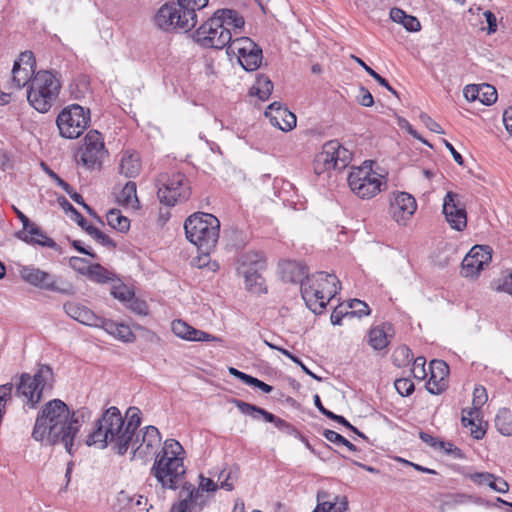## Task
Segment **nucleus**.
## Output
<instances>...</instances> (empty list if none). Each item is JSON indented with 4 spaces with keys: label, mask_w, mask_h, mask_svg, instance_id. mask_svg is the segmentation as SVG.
Instances as JSON below:
<instances>
[{
    "label": "nucleus",
    "mask_w": 512,
    "mask_h": 512,
    "mask_svg": "<svg viewBox=\"0 0 512 512\" xmlns=\"http://www.w3.org/2000/svg\"><path fill=\"white\" fill-rule=\"evenodd\" d=\"M161 434L155 426H147L141 436L135 434L130 448L133 458L148 460L155 457L151 467V474L163 489L176 490L184 479L186 468L184 466L185 451L175 439H167L159 453Z\"/></svg>",
    "instance_id": "1"
},
{
    "label": "nucleus",
    "mask_w": 512,
    "mask_h": 512,
    "mask_svg": "<svg viewBox=\"0 0 512 512\" xmlns=\"http://www.w3.org/2000/svg\"><path fill=\"white\" fill-rule=\"evenodd\" d=\"M91 417L92 412L86 407L71 411L62 400H50L37 415L32 437L49 445L61 443L71 454L76 435Z\"/></svg>",
    "instance_id": "2"
},
{
    "label": "nucleus",
    "mask_w": 512,
    "mask_h": 512,
    "mask_svg": "<svg viewBox=\"0 0 512 512\" xmlns=\"http://www.w3.org/2000/svg\"><path fill=\"white\" fill-rule=\"evenodd\" d=\"M140 415L141 411L137 407H129L125 418L117 407L107 408L87 436L86 444L101 449L110 445L116 453L124 455L141 424Z\"/></svg>",
    "instance_id": "3"
},
{
    "label": "nucleus",
    "mask_w": 512,
    "mask_h": 512,
    "mask_svg": "<svg viewBox=\"0 0 512 512\" xmlns=\"http://www.w3.org/2000/svg\"><path fill=\"white\" fill-rule=\"evenodd\" d=\"M285 270L291 273L290 281L301 282V295L307 307L315 314L324 311L328 302L336 296L340 289V281L334 274L324 271L306 276L304 266L296 262H288Z\"/></svg>",
    "instance_id": "4"
},
{
    "label": "nucleus",
    "mask_w": 512,
    "mask_h": 512,
    "mask_svg": "<svg viewBox=\"0 0 512 512\" xmlns=\"http://www.w3.org/2000/svg\"><path fill=\"white\" fill-rule=\"evenodd\" d=\"M208 4V0H176L163 4L154 16L155 25L166 32H189L198 23L197 11Z\"/></svg>",
    "instance_id": "5"
},
{
    "label": "nucleus",
    "mask_w": 512,
    "mask_h": 512,
    "mask_svg": "<svg viewBox=\"0 0 512 512\" xmlns=\"http://www.w3.org/2000/svg\"><path fill=\"white\" fill-rule=\"evenodd\" d=\"M61 90L58 74L50 70H40L34 74L27 89V100L38 112H48L57 102Z\"/></svg>",
    "instance_id": "6"
},
{
    "label": "nucleus",
    "mask_w": 512,
    "mask_h": 512,
    "mask_svg": "<svg viewBox=\"0 0 512 512\" xmlns=\"http://www.w3.org/2000/svg\"><path fill=\"white\" fill-rule=\"evenodd\" d=\"M184 230L199 251H212L219 239L220 221L210 213L198 212L186 219Z\"/></svg>",
    "instance_id": "7"
},
{
    "label": "nucleus",
    "mask_w": 512,
    "mask_h": 512,
    "mask_svg": "<svg viewBox=\"0 0 512 512\" xmlns=\"http://www.w3.org/2000/svg\"><path fill=\"white\" fill-rule=\"evenodd\" d=\"M347 181L351 191L361 199H371L387 186L385 176L372 169V161L353 167Z\"/></svg>",
    "instance_id": "8"
},
{
    "label": "nucleus",
    "mask_w": 512,
    "mask_h": 512,
    "mask_svg": "<svg viewBox=\"0 0 512 512\" xmlns=\"http://www.w3.org/2000/svg\"><path fill=\"white\" fill-rule=\"evenodd\" d=\"M52 381V369L48 365H41L33 376L26 373L21 376L16 390L17 395L27 406L35 408L41 401L45 389L51 388Z\"/></svg>",
    "instance_id": "9"
},
{
    "label": "nucleus",
    "mask_w": 512,
    "mask_h": 512,
    "mask_svg": "<svg viewBox=\"0 0 512 512\" xmlns=\"http://www.w3.org/2000/svg\"><path fill=\"white\" fill-rule=\"evenodd\" d=\"M157 197L160 203L166 206H174L185 202L191 195L189 181L184 174L161 173L156 180Z\"/></svg>",
    "instance_id": "10"
},
{
    "label": "nucleus",
    "mask_w": 512,
    "mask_h": 512,
    "mask_svg": "<svg viewBox=\"0 0 512 512\" xmlns=\"http://www.w3.org/2000/svg\"><path fill=\"white\" fill-rule=\"evenodd\" d=\"M90 123V111L78 104L65 107L57 116L59 133L67 139L78 138Z\"/></svg>",
    "instance_id": "11"
},
{
    "label": "nucleus",
    "mask_w": 512,
    "mask_h": 512,
    "mask_svg": "<svg viewBox=\"0 0 512 512\" xmlns=\"http://www.w3.org/2000/svg\"><path fill=\"white\" fill-rule=\"evenodd\" d=\"M195 39L202 47L214 49L228 47L234 40L232 31L215 15L196 30Z\"/></svg>",
    "instance_id": "12"
},
{
    "label": "nucleus",
    "mask_w": 512,
    "mask_h": 512,
    "mask_svg": "<svg viewBox=\"0 0 512 512\" xmlns=\"http://www.w3.org/2000/svg\"><path fill=\"white\" fill-rule=\"evenodd\" d=\"M21 278L28 284L47 291L63 295H73L75 290L70 282L63 281L46 271L34 266H24L20 269Z\"/></svg>",
    "instance_id": "13"
},
{
    "label": "nucleus",
    "mask_w": 512,
    "mask_h": 512,
    "mask_svg": "<svg viewBox=\"0 0 512 512\" xmlns=\"http://www.w3.org/2000/svg\"><path fill=\"white\" fill-rule=\"evenodd\" d=\"M228 55H235L246 71L257 70L263 60L262 49L249 37H236L227 47Z\"/></svg>",
    "instance_id": "14"
},
{
    "label": "nucleus",
    "mask_w": 512,
    "mask_h": 512,
    "mask_svg": "<svg viewBox=\"0 0 512 512\" xmlns=\"http://www.w3.org/2000/svg\"><path fill=\"white\" fill-rule=\"evenodd\" d=\"M106 153L102 135L97 130H90L84 137L79 162L85 168L92 170L101 164Z\"/></svg>",
    "instance_id": "15"
},
{
    "label": "nucleus",
    "mask_w": 512,
    "mask_h": 512,
    "mask_svg": "<svg viewBox=\"0 0 512 512\" xmlns=\"http://www.w3.org/2000/svg\"><path fill=\"white\" fill-rule=\"evenodd\" d=\"M265 268V261L258 252H247L238 259V272L243 275L248 289L261 286L262 277L260 271Z\"/></svg>",
    "instance_id": "16"
},
{
    "label": "nucleus",
    "mask_w": 512,
    "mask_h": 512,
    "mask_svg": "<svg viewBox=\"0 0 512 512\" xmlns=\"http://www.w3.org/2000/svg\"><path fill=\"white\" fill-rule=\"evenodd\" d=\"M36 68V61L31 51L22 52L14 62L12 69L11 87L21 89L26 85H31V80L34 76Z\"/></svg>",
    "instance_id": "17"
},
{
    "label": "nucleus",
    "mask_w": 512,
    "mask_h": 512,
    "mask_svg": "<svg viewBox=\"0 0 512 512\" xmlns=\"http://www.w3.org/2000/svg\"><path fill=\"white\" fill-rule=\"evenodd\" d=\"M492 250L489 246L475 245L462 261L461 273L464 277H476L484 266L491 261Z\"/></svg>",
    "instance_id": "18"
},
{
    "label": "nucleus",
    "mask_w": 512,
    "mask_h": 512,
    "mask_svg": "<svg viewBox=\"0 0 512 512\" xmlns=\"http://www.w3.org/2000/svg\"><path fill=\"white\" fill-rule=\"evenodd\" d=\"M443 213L451 228L462 231L467 226L465 206L460 202L459 195L449 191L443 200Z\"/></svg>",
    "instance_id": "19"
},
{
    "label": "nucleus",
    "mask_w": 512,
    "mask_h": 512,
    "mask_svg": "<svg viewBox=\"0 0 512 512\" xmlns=\"http://www.w3.org/2000/svg\"><path fill=\"white\" fill-rule=\"evenodd\" d=\"M417 209L415 198L407 192H394L390 201V213L398 223L405 225Z\"/></svg>",
    "instance_id": "20"
},
{
    "label": "nucleus",
    "mask_w": 512,
    "mask_h": 512,
    "mask_svg": "<svg viewBox=\"0 0 512 512\" xmlns=\"http://www.w3.org/2000/svg\"><path fill=\"white\" fill-rule=\"evenodd\" d=\"M265 116L269 118L271 125L281 131L288 132L296 127L297 118L295 114L279 102L270 104L265 111Z\"/></svg>",
    "instance_id": "21"
},
{
    "label": "nucleus",
    "mask_w": 512,
    "mask_h": 512,
    "mask_svg": "<svg viewBox=\"0 0 512 512\" xmlns=\"http://www.w3.org/2000/svg\"><path fill=\"white\" fill-rule=\"evenodd\" d=\"M430 377L426 383V389L431 394L442 393L448 385L449 367L443 360L434 359L429 365Z\"/></svg>",
    "instance_id": "22"
},
{
    "label": "nucleus",
    "mask_w": 512,
    "mask_h": 512,
    "mask_svg": "<svg viewBox=\"0 0 512 512\" xmlns=\"http://www.w3.org/2000/svg\"><path fill=\"white\" fill-rule=\"evenodd\" d=\"M63 309L69 317L81 324L91 327H98L101 324L102 317L97 316L90 308L81 303L68 301L64 303Z\"/></svg>",
    "instance_id": "23"
},
{
    "label": "nucleus",
    "mask_w": 512,
    "mask_h": 512,
    "mask_svg": "<svg viewBox=\"0 0 512 512\" xmlns=\"http://www.w3.org/2000/svg\"><path fill=\"white\" fill-rule=\"evenodd\" d=\"M172 331L173 333L184 340L187 341H197V342H213L220 341V338L209 334L205 331L198 330L183 320L177 319L172 322Z\"/></svg>",
    "instance_id": "24"
},
{
    "label": "nucleus",
    "mask_w": 512,
    "mask_h": 512,
    "mask_svg": "<svg viewBox=\"0 0 512 512\" xmlns=\"http://www.w3.org/2000/svg\"><path fill=\"white\" fill-rule=\"evenodd\" d=\"M316 499L317 505L312 512H348V500L344 496L330 495L322 490Z\"/></svg>",
    "instance_id": "25"
},
{
    "label": "nucleus",
    "mask_w": 512,
    "mask_h": 512,
    "mask_svg": "<svg viewBox=\"0 0 512 512\" xmlns=\"http://www.w3.org/2000/svg\"><path fill=\"white\" fill-rule=\"evenodd\" d=\"M235 404L241 413L248 415L253 419L258 420L260 417H262L264 421L273 423L278 429L289 427V424L285 420L276 417L274 414L266 411L263 408L241 400H236Z\"/></svg>",
    "instance_id": "26"
},
{
    "label": "nucleus",
    "mask_w": 512,
    "mask_h": 512,
    "mask_svg": "<svg viewBox=\"0 0 512 512\" xmlns=\"http://www.w3.org/2000/svg\"><path fill=\"white\" fill-rule=\"evenodd\" d=\"M327 148L333 152L330 153V157L328 159L332 162V164L337 168V170H342L348 166L350 161L352 160V153L344 147L338 140H331L326 142L322 147V152L324 154H328Z\"/></svg>",
    "instance_id": "27"
},
{
    "label": "nucleus",
    "mask_w": 512,
    "mask_h": 512,
    "mask_svg": "<svg viewBox=\"0 0 512 512\" xmlns=\"http://www.w3.org/2000/svg\"><path fill=\"white\" fill-rule=\"evenodd\" d=\"M469 479L480 486L486 485L498 493H506L509 490L508 483L501 477L489 472H476L468 475Z\"/></svg>",
    "instance_id": "28"
},
{
    "label": "nucleus",
    "mask_w": 512,
    "mask_h": 512,
    "mask_svg": "<svg viewBox=\"0 0 512 512\" xmlns=\"http://www.w3.org/2000/svg\"><path fill=\"white\" fill-rule=\"evenodd\" d=\"M103 328L108 334L123 342H133L135 335L131 328L123 323H117L109 319L102 318L101 324L98 326Z\"/></svg>",
    "instance_id": "29"
},
{
    "label": "nucleus",
    "mask_w": 512,
    "mask_h": 512,
    "mask_svg": "<svg viewBox=\"0 0 512 512\" xmlns=\"http://www.w3.org/2000/svg\"><path fill=\"white\" fill-rule=\"evenodd\" d=\"M25 236L22 239L27 243L38 244L43 247H49L57 250V243L49 238L35 223H31L29 227L24 230Z\"/></svg>",
    "instance_id": "30"
},
{
    "label": "nucleus",
    "mask_w": 512,
    "mask_h": 512,
    "mask_svg": "<svg viewBox=\"0 0 512 512\" xmlns=\"http://www.w3.org/2000/svg\"><path fill=\"white\" fill-rule=\"evenodd\" d=\"M183 490L187 495L182 500L189 506L190 512H200L206 506L208 497L203 494L200 489L195 488L192 484H185Z\"/></svg>",
    "instance_id": "31"
},
{
    "label": "nucleus",
    "mask_w": 512,
    "mask_h": 512,
    "mask_svg": "<svg viewBox=\"0 0 512 512\" xmlns=\"http://www.w3.org/2000/svg\"><path fill=\"white\" fill-rule=\"evenodd\" d=\"M119 170L120 173L125 177H136L141 170V162L139 155L137 153L126 151L122 155Z\"/></svg>",
    "instance_id": "32"
},
{
    "label": "nucleus",
    "mask_w": 512,
    "mask_h": 512,
    "mask_svg": "<svg viewBox=\"0 0 512 512\" xmlns=\"http://www.w3.org/2000/svg\"><path fill=\"white\" fill-rule=\"evenodd\" d=\"M117 201L123 207L137 210L140 206V202L137 197L136 183L128 181L117 195Z\"/></svg>",
    "instance_id": "33"
},
{
    "label": "nucleus",
    "mask_w": 512,
    "mask_h": 512,
    "mask_svg": "<svg viewBox=\"0 0 512 512\" xmlns=\"http://www.w3.org/2000/svg\"><path fill=\"white\" fill-rule=\"evenodd\" d=\"M214 15L219 17L221 23L225 24L228 31L233 30L235 34H237V31H240L245 25L244 18L234 10H218Z\"/></svg>",
    "instance_id": "34"
},
{
    "label": "nucleus",
    "mask_w": 512,
    "mask_h": 512,
    "mask_svg": "<svg viewBox=\"0 0 512 512\" xmlns=\"http://www.w3.org/2000/svg\"><path fill=\"white\" fill-rule=\"evenodd\" d=\"M389 324L374 327L369 331L368 343L374 350H382L389 344L387 331L390 330Z\"/></svg>",
    "instance_id": "35"
},
{
    "label": "nucleus",
    "mask_w": 512,
    "mask_h": 512,
    "mask_svg": "<svg viewBox=\"0 0 512 512\" xmlns=\"http://www.w3.org/2000/svg\"><path fill=\"white\" fill-rule=\"evenodd\" d=\"M495 427L504 436H512V413L507 408H501L495 417Z\"/></svg>",
    "instance_id": "36"
},
{
    "label": "nucleus",
    "mask_w": 512,
    "mask_h": 512,
    "mask_svg": "<svg viewBox=\"0 0 512 512\" xmlns=\"http://www.w3.org/2000/svg\"><path fill=\"white\" fill-rule=\"evenodd\" d=\"M328 153H333L330 148H327ZM331 154H324L322 151L319 152L313 161V169L314 173L318 176L329 174L332 170H337V168L332 164V162L328 159Z\"/></svg>",
    "instance_id": "37"
},
{
    "label": "nucleus",
    "mask_w": 512,
    "mask_h": 512,
    "mask_svg": "<svg viewBox=\"0 0 512 512\" xmlns=\"http://www.w3.org/2000/svg\"><path fill=\"white\" fill-rule=\"evenodd\" d=\"M106 220L110 227L120 232H125L130 227V221L117 209H111L106 214Z\"/></svg>",
    "instance_id": "38"
},
{
    "label": "nucleus",
    "mask_w": 512,
    "mask_h": 512,
    "mask_svg": "<svg viewBox=\"0 0 512 512\" xmlns=\"http://www.w3.org/2000/svg\"><path fill=\"white\" fill-rule=\"evenodd\" d=\"M273 90V83L265 75H259L255 84L252 87V94L258 96L261 100H266L271 95Z\"/></svg>",
    "instance_id": "39"
},
{
    "label": "nucleus",
    "mask_w": 512,
    "mask_h": 512,
    "mask_svg": "<svg viewBox=\"0 0 512 512\" xmlns=\"http://www.w3.org/2000/svg\"><path fill=\"white\" fill-rule=\"evenodd\" d=\"M87 276L98 283H107L114 280L115 274L100 264H92L89 266Z\"/></svg>",
    "instance_id": "40"
},
{
    "label": "nucleus",
    "mask_w": 512,
    "mask_h": 512,
    "mask_svg": "<svg viewBox=\"0 0 512 512\" xmlns=\"http://www.w3.org/2000/svg\"><path fill=\"white\" fill-rule=\"evenodd\" d=\"M117 500L119 504L122 505L123 508L134 509L137 507L139 508V510H147L145 508L147 504V499L144 498L143 496L134 497L130 496L124 491H121L118 494Z\"/></svg>",
    "instance_id": "41"
},
{
    "label": "nucleus",
    "mask_w": 512,
    "mask_h": 512,
    "mask_svg": "<svg viewBox=\"0 0 512 512\" xmlns=\"http://www.w3.org/2000/svg\"><path fill=\"white\" fill-rule=\"evenodd\" d=\"M355 61L373 78L375 79L379 85L385 87L389 92L398 97L397 91L390 86L388 81L380 76L377 72H375L370 66H368L362 59L358 57H354Z\"/></svg>",
    "instance_id": "42"
},
{
    "label": "nucleus",
    "mask_w": 512,
    "mask_h": 512,
    "mask_svg": "<svg viewBox=\"0 0 512 512\" xmlns=\"http://www.w3.org/2000/svg\"><path fill=\"white\" fill-rule=\"evenodd\" d=\"M479 102L484 105H492L497 100L496 89L489 84H480Z\"/></svg>",
    "instance_id": "43"
},
{
    "label": "nucleus",
    "mask_w": 512,
    "mask_h": 512,
    "mask_svg": "<svg viewBox=\"0 0 512 512\" xmlns=\"http://www.w3.org/2000/svg\"><path fill=\"white\" fill-rule=\"evenodd\" d=\"M201 254L194 258V264L198 268L208 267L209 270L215 272L219 269V264L217 262H211L210 253L211 251H200Z\"/></svg>",
    "instance_id": "44"
},
{
    "label": "nucleus",
    "mask_w": 512,
    "mask_h": 512,
    "mask_svg": "<svg viewBox=\"0 0 512 512\" xmlns=\"http://www.w3.org/2000/svg\"><path fill=\"white\" fill-rule=\"evenodd\" d=\"M348 307L351 309V311H348L350 317H353V316L363 317V316H367L370 314L369 306L365 302H363L359 299L351 300Z\"/></svg>",
    "instance_id": "45"
},
{
    "label": "nucleus",
    "mask_w": 512,
    "mask_h": 512,
    "mask_svg": "<svg viewBox=\"0 0 512 512\" xmlns=\"http://www.w3.org/2000/svg\"><path fill=\"white\" fill-rule=\"evenodd\" d=\"M111 294L114 298L126 304L129 299L134 295V292L124 284L114 285L111 289Z\"/></svg>",
    "instance_id": "46"
},
{
    "label": "nucleus",
    "mask_w": 512,
    "mask_h": 512,
    "mask_svg": "<svg viewBox=\"0 0 512 512\" xmlns=\"http://www.w3.org/2000/svg\"><path fill=\"white\" fill-rule=\"evenodd\" d=\"M125 306L137 315H147L149 312L147 303L136 298L135 295L129 299Z\"/></svg>",
    "instance_id": "47"
},
{
    "label": "nucleus",
    "mask_w": 512,
    "mask_h": 512,
    "mask_svg": "<svg viewBox=\"0 0 512 512\" xmlns=\"http://www.w3.org/2000/svg\"><path fill=\"white\" fill-rule=\"evenodd\" d=\"M394 386L401 396H409L415 389L414 383L408 378L397 379Z\"/></svg>",
    "instance_id": "48"
},
{
    "label": "nucleus",
    "mask_w": 512,
    "mask_h": 512,
    "mask_svg": "<svg viewBox=\"0 0 512 512\" xmlns=\"http://www.w3.org/2000/svg\"><path fill=\"white\" fill-rule=\"evenodd\" d=\"M86 232L95 239L98 243L104 245V246H114L113 241L105 235L103 232H101L98 228L94 227L93 225H89L86 228Z\"/></svg>",
    "instance_id": "49"
},
{
    "label": "nucleus",
    "mask_w": 512,
    "mask_h": 512,
    "mask_svg": "<svg viewBox=\"0 0 512 512\" xmlns=\"http://www.w3.org/2000/svg\"><path fill=\"white\" fill-rule=\"evenodd\" d=\"M495 290L498 292H504L512 296V272L502 274L498 279Z\"/></svg>",
    "instance_id": "50"
},
{
    "label": "nucleus",
    "mask_w": 512,
    "mask_h": 512,
    "mask_svg": "<svg viewBox=\"0 0 512 512\" xmlns=\"http://www.w3.org/2000/svg\"><path fill=\"white\" fill-rule=\"evenodd\" d=\"M69 266L78 273L87 275L90 265L86 259L72 256L69 258Z\"/></svg>",
    "instance_id": "51"
},
{
    "label": "nucleus",
    "mask_w": 512,
    "mask_h": 512,
    "mask_svg": "<svg viewBox=\"0 0 512 512\" xmlns=\"http://www.w3.org/2000/svg\"><path fill=\"white\" fill-rule=\"evenodd\" d=\"M472 499L471 496L462 494V493H455V494H448L446 496V499L444 501V504L449 507H454L457 505H463L468 503Z\"/></svg>",
    "instance_id": "52"
},
{
    "label": "nucleus",
    "mask_w": 512,
    "mask_h": 512,
    "mask_svg": "<svg viewBox=\"0 0 512 512\" xmlns=\"http://www.w3.org/2000/svg\"><path fill=\"white\" fill-rule=\"evenodd\" d=\"M488 399L487 391L483 386H476L473 390L472 405L481 408Z\"/></svg>",
    "instance_id": "53"
},
{
    "label": "nucleus",
    "mask_w": 512,
    "mask_h": 512,
    "mask_svg": "<svg viewBox=\"0 0 512 512\" xmlns=\"http://www.w3.org/2000/svg\"><path fill=\"white\" fill-rule=\"evenodd\" d=\"M425 363L426 360L423 357H417L413 362V368L412 373L415 378L419 380H423L426 376V370H425Z\"/></svg>",
    "instance_id": "54"
},
{
    "label": "nucleus",
    "mask_w": 512,
    "mask_h": 512,
    "mask_svg": "<svg viewBox=\"0 0 512 512\" xmlns=\"http://www.w3.org/2000/svg\"><path fill=\"white\" fill-rule=\"evenodd\" d=\"M419 119L430 131L437 133V134H444V130L442 129V127L435 120H433L428 114L421 113L419 115Z\"/></svg>",
    "instance_id": "55"
},
{
    "label": "nucleus",
    "mask_w": 512,
    "mask_h": 512,
    "mask_svg": "<svg viewBox=\"0 0 512 512\" xmlns=\"http://www.w3.org/2000/svg\"><path fill=\"white\" fill-rule=\"evenodd\" d=\"M357 102L364 107H371L374 104V98L368 89L361 86L357 95Z\"/></svg>",
    "instance_id": "56"
},
{
    "label": "nucleus",
    "mask_w": 512,
    "mask_h": 512,
    "mask_svg": "<svg viewBox=\"0 0 512 512\" xmlns=\"http://www.w3.org/2000/svg\"><path fill=\"white\" fill-rule=\"evenodd\" d=\"M326 417L331 419V420H334L336 422H338L339 424L347 427L348 429L352 430L354 433H356L358 436L362 437V438H366L365 435L360 432L356 427H354L353 425H351L343 416L341 415H337L333 412H330L329 414L326 413Z\"/></svg>",
    "instance_id": "57"
},
{
    "label": "nucleus",
    "mask_w": 512,
    "mask_h": 512,
    "mask_svg": "<svg viewBox=\"0 0 512 512\" xmlns=\"http://www.w3.org/2000/svg\"><path fill=\"white\" fill-rule=\"evenodd\" d=\"M219 480L221 481V488L227 491L233 490L235 477L233 476L232 470H230L228 473H226V471L223 470L219 475Z\"/></svg>",
    "instance_id": "58"
},
{
    "label": "nucleus",
    "mask_w": 512,
    "mask_h": 512,
    "mask_svg": "<svg viewBox=\"0 0 512 512\" xmlns=\"http://www.w3.org/2000/svg\"><path fill=\"white\" fill-rule=\"evenodd\" d=\"M479 92H480V85L476 84H469L465 86L463 90V95L465 99L469 102H474L476 100L479 101Z\"/></svg>",
    "instance_id": "59"
},
{
    "label": "nucleus",
    "mask_w": 512,
    "mask_h": 512,
    "mask_svg": "<svg viewBox=\"0 0 512 512\" xmlns=\"http://www.w3.org/2000/svg\"><path fill=\"white\" fill-rule=\"evenodd\" d=\"M437 450H442L444 451L447 455H451L455 458H460L461 457V450L459 448H457L453 443L451 442H445V441H442L440 442V445L439 447L437 448Z\"/></svg>",
    "instance_id": "60"
},
{
    "label": "nucleus",
    "mask_w": 512,
    "mask_h": 512,
    "mask_svg": "<svg viewBox=\"0 0 512 512\" xmlns=\"http://www.w3.org/2000/svg\"><path fill=\"white\" fill-rule=\"evenodd\" d=\"M402 25L409 32H418L421 29L419 20L416 17L408 14L406 15Z\"/></svg>",
    "instance_id": "61"
},
{
    "label": "nucleus",
    "mask_w": 512,
    "mask_h": 512,
    "mask_svg": "<svg viewBox=\"0 0 512 512\" xmlns=\"http://www.w3.org/2000/svg\"><path fill=\"white\" fill-rule=\"evenodd\" d=\"M344 317H350L348 310L342 306L337 307L331 314V323L333 325H341Z\"/></svg>",
    "instance_id": "62"
},
{
    "label": "nucleus",
    "mask_w": 512,
    "mask_h": 512,
    "mask_svg": "<svg viewBox=\"0 0 512 512\" xmlns=\"http://www.w3.org/2000/svg\"><path fill=\"white\" fill-rule=\"evenodd\" d=\"M200 491L204 492H215L218 489V485L210 478L200 476L199 487Z\"/></svg>",
    "instance_id": "63"
},
{
    "label": "nucleus",
    "mask_w": 512,
    "mask_h": 512,
    "mask_svg": "<svg viewBox=\"0 0 512 512\" xmlns=\"http://www.w3.org/2000/svg\"><path fill=\"white\" fill-rule=\"evenodd\" d=\"M483 15L486 18V21L488 24V29H487L488 34H492V33L496 32V30H497L496 16L489 10H486L483 13Z\"/></svg>",
    "instance_id": "64"
}]
</instances>
